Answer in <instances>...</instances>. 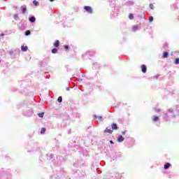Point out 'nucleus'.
I'll return each instance as SVG.
<instances>
[{"mask_svg":"<svg viewBox=\"0 0 179 179\" xmlns=\"http://www.w3.org/2000/svg\"><path fill=\"white\" fill-rule=\"evenodd\" d=\"M84 9L88 13H93V9L90 6H85Z\"/></svg>","mask_w":179,"mask_h":179,"instance_id":"nucleus-1","label":"nucleus"},{"mask_svg":"<svg viewBox=\"0 0 179 179\" xmlns=\"http://www.w3.org/2000/svg\"><path fill=\"white\" fill-rule=\"evenodd\" d=\"M141 71H142L143 73H146V71H148V68L146 67V65L143 64L141 66Z\"/></svg>","mask_w":179,"mask_h":179,"instance_id":"nucleus-2","label":"nucleus"},{"mask_svg":"<svg viewBox=\"0 0 179 179\" xmlns=\"http://www.w3.org/2000/svg\"><path fill=\"white\" fill-rule=\"evenodd\" d=\"M27 50H28L27 46H24V45L21 46V50H22L23 52H26V51H27Z\"/></svg>","mask_w":179,"mask_h":179,"instance_id":"nucleus-3","label":"nucleus"},{"mask_svg":"<svg viewBox=\"0 0 179 179\" xmlns=\"http://www.w3.org/2000/svg\"><path fill=\"white\" fill-rule=\"evenodd\" d=\"M152 121H153V122H156L159 121V117L156 116V115H154L152 117Z\"/></svg>","mask_w":179,"mask_h":179,"instance_id":"nucleus-4","label":"nucleus"},{"mask_svg":"<svg viewBox=\"0 0 179 179\" xmlns=\"http://www.w3.org/2000/svg\"><path fill=\"white\" fill-rule=\"evenodd\" d=\"M124 137H122V136H120L118 138H117V142H124Z\"/></svg>","mask_w":179,"mask_h":179,"instance_id":"nucleus-5","label":"nucleus"},{"mask_svg":"<svg viewBox=\"0 0 179 179\" xmlns=\"http://www.w3.org/2000/svg\"><path fill=\"white\" fill-rule=\"evenodd\" d=\"M54 47H59V41H55V42L53 43Z\"/></svg>","mask_w":179,"mask_h":179,"instance_id":"nucleus-6","label":"nucleus"},{"mask_svg":"<svg viewBox=\"0 0 179 179\" xmlns=\"http://www.w3.org/2000/svg\"><path fill=\"white\" fill-rule=\"evenodd\" d=\"M104 132H108V134H113V130L108 129V127H106Z\"/></svg>","mask_w":179,"mask_h":179,"instance_id":"nucleus-7","label":"nucleus"},{"mask_svg":"<svg viewBox=\"0 0 179 179\" xmlns=\"http://www.w3.org/2000/svg\"><path fill=\"white\" fill-rule=\"evenodd\" d=\"M170 166H171V164H170V163H166V164L164 165V169H165V170H167V169H170Z\"/></svg>","mask_w":179,"mask_h":179,"instance_id":"nucleus-8","label":"nucleus"},{"mask_svg":"<svg viewBox=\"0 0 179 179\" xmlns=\"http://www.w3.org/2000/svg\"><path fill=\"white\" fill-rule=\"evenodd\" d=\"M163 58H169V53L168 52H163Z\"/></svg>","mask_w":179,"mask_h":179,"instance_id":"nucleus-9","label":"nucleus"},{"mask_svg":"<svg viewBox=\"0 0 179 179\" xmlns=\"http://www.w3.org/2000/svg\"><path fill=\"white\" fill-rule=\"evenodd\" d=\"M112 129H118V127L117 126V124L113 123L112 124Z\"/></svg>","mask_w":179,"mask_h":179,"instance_id":"nucleus-10","label":"nucleus"},{"mask_svg":"<svg viewBox=\"0 0 179 179\" xmlns=\"http://www.w3.org/2000/svg\"><path fill=\"white\" fill-rule=\"evenodd\" d=\"M52 54H57L58 52V49L57 48H53L52 50Z\"/></svg>","mask_w":179,"mask_h":179,"instance_id":"nucleus-11","label":"nucleus"},{"mask_svg":"<svg viewBox=\"0 0 179 179\" xmlns=\"http://www.w3.org/2000/svg\"><path fill=\"white\" fill-rule=\"evenodd\" d=\"M173 64H175V65H178L179 64V58H176L175 59V61L173 62Z\"/></svg>","mask_w":179,"mask_h":179,"instance_id":"nucleus-12","label":"nucleus"},{"mask_svg":"<svg viewBox=\"0 0 179 179\" xmlns=\"http://www.w3.org/2000/svg\"><path fill=\"white\" fill-rule=\"evenodd\" d=\"M29 22H36V17H31L29 18Z\"/></svg>","mask_w":179,"mask_h":179,"instance_id":"nucleus-13","label":"nucleus"},{"mask_svg":"<svg viewBox=\"0 0 179 179\" xmlns=\"http://www.w3.org/2000/svg\"><path fill=\"white\" fill-rule=\"evenodd\" d=\"M41 134L42 135H43V134H45V128H44V127L41 128Z\"/></svg>","mask_w":179,"mask_h":179,"instance_id":"nucleus-14","label":"nucleus"},{"mask_svg":"<svg viewBox=\"0 0 179 179\" xmlns=\"http://www.w3.org/2000/svg\"><path fill=\"white\" fill-rule=\"evenodd\" d=\"M57 101L59 103H62V96H59L58 99H57Z\"/></svg>","mask_w":179,"mask_h":179,"instance_id":"nucleus-15","label":"nucleus"},{"mask_svg":"<svg viewBox=\"0 0 179 179\" xmlns=\"http://www.w3.org/2000/svg\"><path fill=\"white\" fill-rule=\"evenodd\" d=\"M38 115L40 117V118H43L44 117V113H38Z\"/></svg>","mask_w":179,"mask_h":179,"instance_id":"nucleus-16","label":"nucleus"},{"mask_svg":"<svg viewBox=\"0 0 179 179\" xmlns=\"http://www.w3.org/2000/svg\"><path fill=\"white\" fill-rule=\"evenodd\" d=\"M27 10L26 7H24V8H22V13H26V11H27Z\"/></svg>","mask_w":179,"mask_h":179,"instance_id":"nucleus-17","label":"nucleus"},{"mask_svg":"<svg viewBox=\"0 0 179 179\" xmlns=\"http://www.w3.org/2000/svg\"><path fill=\"white\" fill-rule=\"evenodd\" d=\"M129 19H130L131 20H132V19H134V15L130 13L129 15Z\"/></svg>","mask_w":179,"mask_h":179,"instance_id":"nucleus-18","label":"nucleus"},{"mask_svg":"<svg viewBox=\"0 0 179 179\" xmlns=\"http://www.w3.org/2000/svg\"><path fill=\"white\" fill-rule=\"evenodd\" d=\"M25 36H30V31L27 30L25 31Z\"/></svg>","mask_w":179,"mask_h":179,"instance_id":"nucleus-19","label":"nucleus"},{"mask_svg":"<svg viewBox=\"0 0 179 179\" xmlns=\"http://www.w3.org/2000/svg\"><path fill=\"white\" fill-rule=\"evenodd\" d=\"M96 118V120H99V121H101V120H103V117H101V116H97Z\"/></svg>","mask_w":179,"mask_h":179,"instance_id":"nucleus-20","label":"nucleus"},{"mask_svg":"<svg viewBox=\"0 0 179 179\" xmlns=\"http://www.w3.org/2000/svg\"><path fill=\"white\" fill-rule=\"evenodd\" d=\"M150 9L153 10V9H155V6H153L152 3H150Z\"/></svg>","mask_w":179,"mask_h":179,"instance_id":"nucleus-21","label":"nucleus"},{"mask_svg":"<svg viewBox=\"0 0 179 179\" xmlns=\"http://www.w3.org/2000/svg\"><path fill=\"white\" fill-rule=\"evenodd\" d=\"M133 30L134 31H136V30H138V26L133 27Z\"/></svg>","mask_w":179,"mask_h":179,"instance_id":"nucleus-22","label":"nucleus"},{"mask_svg":"<svg viewBox=\"0 0 179 179\" xmlns=\"http://www.w3.org/2000/svg\"><path fill=\"white\" fill-rule=\"evenodd\" d=\"M64 49L66 50V51H68V50H69V46H68L67 45H64Z\"/></svg>","mask_w":179,"mask_h":179,"instance_id":"nucleus-23","label":"nucleus"},{"mask_svg":"<svg viewBox=\"0 0 179 179\" xmlns=\"http://www.w3.org/2000/svg\"><path fill=\"white\" fill-rule=\"evenodd\" d=\"M149 22H153V17H149Z\"/></svg>","mask_w":179,"mask_h":179,"instance_id":"nucleus-24","label":"nucleus"},{"mask_svg":"<svg viewBox=\"0 0 179 179\" xmlns=\"http://www.w3.org/2000/svg\"><path fill=\"white\" fill-rule=\"evenodd\" d=\"M34 5H37L38 3V2H37L36 1H34Z\"/></svg>","mask_w":179,"mask_h":179,"instance_id":"nucleus-25","label":"nucleus"},{"mask_svg":"<svg viewBox=\"0 0 179 179\" xmlns=\"http://www.w3.org/2000/svg\"><path fill=\"white\" fill-rule=\"evenodd\" d=\"M168 111H169V113H173V109H169Z\"/></svg>","mask_w":179,"mask_h":179,"instance_id":"nucleus-26","label":"nucleus"},{"mask_svg":"<svg viewBox=\"0 0 179 179\" xmlns=\"http://www.w3.org/2000/svg\"><path fill=\"white\" fill-rule=\"evenodd\" d=\"M50 2H54V0H50Z\"/></svg>","mask_w":179,"mask_h":179,"instance_id":"nucleus-27","label":"nucleus"},{"mask_svg":"<svg viewBox=\"0 0 179 179\" xmlns=\"http://www.w3.org/2000/svg\"><path fill=\"white\" fill-rule=\"evenodd\" d=\"M164 115H165L166 117H167V113H165Z\"/></svg>","mask_w":179,"mask_h":179,"instance_id":"nucleus-28","label":"nucleus"},{"mask_svg":"<svg viewBox=\"0 0 179 179\" xmlns=\"http://www.w3.org/2000/svg\"><path fill=\"white\" fill-rule=\"evenodd\" d=\"M110 143H113V141H110Z\"/></svg>","mask_w":179,"mask_h":179,"instance_id":"nucleus-29","label":"nucleus"},{"mask_svg":"<svg viewBox=\"0 0 179 179\" xmlns=\"http://www.w3.org/2000/svg\"><path fill=\"white\" fill-rule=\"evenodd\" d=\"M122 134H125V132H123Z\"/></svg>","mask_w":179,"mask_h":179,"instance_id":"nucleus-30","label":"nucleus"},{"mask_svg":"<svg viewBox=\"0 0 179 179\" xmlns=\"http://www.w3.org/2000/svg\"><path fill=\"white\" fill-rule=\"evenodd\" d=\"M0 62H1V60H0Z\"/></svg>","mask_w":179,"mask_h":179,"instance_id":"nucleus-31","label":"nucleus"}]
</instances>
